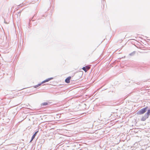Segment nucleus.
Segmentation results:
<instances>
[{"mask_svg": "<svg viewBox=\"0 0 150 150\" xmlns=\"http://www.w3.org/2000/svg\"><path fill=\"white\" fill-rule=\"evenodd\" d=\"M21 12H19L18 13V14H19V16H20V14H21Z\"/></svg>", "mask_w": 150, "mask_h": 150, "instance_id": "12", "label": "nucleus"}, {"mask_svg": "<svg viewBox=\"0 0 150 150\" xmlns=\"http://www.w3.org/2000/svg\"><path fill=\"white\" fill-rule=\"evenodd\" d=\"M53 79V78H52V77L48 78L46 79V80H44V81H42V82L41 83H43L45 82H48V81H50V80H51L52 79Z\"/></svg>", "mask_w": 150, "mask_h": 150, "instance_id": "3", "label": "nucleus"}, {"mask_svg": "<svg viewBox=\"0 0 150 150\" xmlns=\"http://www.w3.org/2000/svg\"><path fill=\"white\" fill-rule=\"evenodd\" d=\"M148 107H146L139 110L137 112L138 115H142L145 113L147 110Z\"/></svg>", "mask_w": 150, "mask_h": 150, "instance_id": "1", "label": "nucleus"}, {"mask_svg": "<svg viewBox=\"0 0 150 150\" xmlns=\"http://www.w3.org/2000/svg\"><path fill=\"white\" fill-rule=\"evenodd\" d=\"M38 131L36 132H35V133L33 134V135L32 136L31 139V140L30 141V142H31L33 140V139L35 137L36 134H37V133H38Z\"/></svg>", "mask_w": 150, "mask_h": 150, "instance_id": "4", "label": "nucleus"}, {"mask_svg": "<svg viewBox=\"0 0 150 150\" xmlns=\"http://www.w3.org/2000/svg\"><path fill=\"white\" fill-rule=\"evenodd\" d=\"M135 51H134L133 52L130 53L129 55L130 56H133L135 54Z\"/></svg>", "mask_w": 150, "mask_h": 150, "instance_id": "6", "label": "nucleus"}, {"mask_svg": "<svg viewBox=\"0 0 150 150\" xmlns=\"http://www.w3.org/2000/svg\"><path fill=\"white\" fill-rule=\"evenodd\" d=\"M71 78V76H69L66 78L65 80V82L67 83H69L70 82V80Z\"/></svg>", "mask_w": 150, "mask_h": 150, "instance_id": "5", "label": "nucleus"}, {"mask_svg": "<svg viewBox=\"0 0 150 150\" xmlns=\"http://www.w3.org/2000/svg\"><path fill=\"white\" fill-rule=\"evenodd\" d=\"M148 117H149L148 116L145 114L144 116H143L142 117L141 119V120L142 121H144L146 120V119L148 118Z\"/></svg>", "mask_w": 150, "mask_h": 150, "instance_id": "2", "label": "nucleus"}, {"mask_svg": "<svg viewBox=\"0 0 150 150\" xmlns=\"http://www.w3.org/2000/svg\"><path fill=\"white\" fill-rule=\"evenodd\" d=\"M42 83H40L38 84V86H40L41 85V84H42Z\"/></svg>", "mask_w": 150, "mask_h": 150, "instance_id": "11", "label": "nucleus"}, {"mask_svg": "<svg viewBox=\"0 0 150 150\" xmlns=\"http://www.w3.org/2000/svg\"><path fill=\"white\" fill-rule=\"evenodd\" d=\"M85 67H86L87 70H88L90 68V67L88 66H86Z\"/></svg>", "mask_w": 150, "mask_h": 150, "instance_id": "8", "label": "nucleus"}, {"mask_svg": "<svg viewBox=\"0 0 150 150\" xmlns=\"http://www.w3.org/2000/svg\"><path fill=\"white\" fill-rule=\"evenodd\" d=\"M82 69L84 71H85V72H86L87 71L86 68V67H83V68H82Z\"/></svg>", "mask_w": 150, "mask_h": 150, "instance_id": "9", "label": "nucleus"}, {"mask_svg": "<svg viewBox=\"0 0 150 150\" xmlns=\"http://www.w3.org/2000/svg\"><path fill=\"white\" fill-rule=\"evenodd\" d=\"M48 104V103L47 102H44V103H42V105L43 106L46 105Z\"/></svg>", "mask_w": 150, "mask_h": 150, "instance_id": "7", "label": "nucleus"}, {"mask_svg": "<svg viewBox=\"0 0 150 150\" xmlns=\"http://www.w3.org/2000/svg\"><path fill=\"white\" fill-rule=\"evenodd\" d=\"M4 22L5 23H6V24H8V23L7 22H6L5 21H4Z\"/></svg>", "mask_w": 150, "mask_h": 150, "instance_id": "13", "label": "nucleus"}, {"mask_svg": "<svg viewBox=\"0 0 150 150\" xmlns=\"http://www.w3.org/2000/svg\"><path fill=\"white\" fill-rule=\"evenodd\" d=\"M39 87V86H38V85H35L34 86V88H37V87Z\"/></svg>", "mask_w": 150, "mask_h": 150, "instance_id": "10", "label": "nucleus"}]
</instances>
